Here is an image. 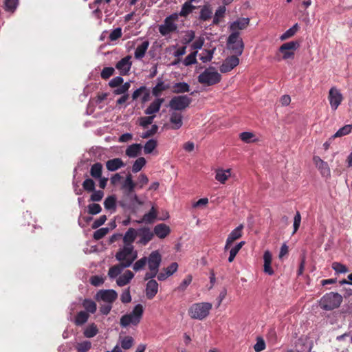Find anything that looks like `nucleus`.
<instances>
[{"instance_id": "f257e3e1", "label": "nucleus", "mask_w": 352, "mask_h": 352, "mask_svg": "<svg viewBox=\"0 0 352 352\" xmlns=\"http://www.w3.org/2000/svg\"><path fill=\"white\" fill-rule=\"evenodd\" d=\"M116 259L122 267H130L138 257V252L134 247L123 246L120 248L115 255Z\"/></svg>"}, {"instance_id": "f03ea898", "label": "nucleus", "mask_w": 352, "mask_h": 352, "mask_svg": "<svg viewBox=\"0 0 352 352\" xmlns=\"http://www.w3.org/2000/svg\"><path fill=\"white\" fill-rule=\"evenodd\" d=\"M143 312L144 309L142 305H135L131 313L124 314L120 318V326L122 327H126L131 324L137 326L141 321Z\"/></svg>"}, {"instance_id": "7ed1b4c3", "label": "nucleus", "mask_w": 352, "mask_h": 352, "mask_svg": "<svg viewBox=\"0 0 352 352\" xmlns=\"http://www.w3.org/2000/svg\"><path fill=\"white\" fill-rule=\"evenodd\" d=\"M342 302V296L338 293L329 292L324 295L320 300V307L327 311L338 308Z\"/></svg>"}, {"instance_id": "20e7f679", "label": "nucleus", "mask_w": 352, "mask_h": 352, "mask_svg": "<svg viewBox=\"0 0 352 352\" xmlns=\"http://www.w3.org/2000/svg\"><path fill=\"white\" fill-rule=\"evenodd\" d=\"M212 309V305L209 302L195 303L188 309V315L192 319L203 320L208 314Z\"/></svg>"}, {"instance_id": "39448f33", "label": "nucleus", "mask_w": 352, "mask_h": 352, "mask_svg": "<svg viewBox=\"0 0 352 352\" xmlns=\"http://www.w3.org/2000/svg\"><path fill=\"white\" fill-rule=\"evenodd\" d=\"M221 76L214 68L205 69L198 76V82L202 85L211 86L221 81Z\"/></svg>"}, {"instance_id": "423d86ee", "label": "nucleus", "mask_w": 352, "mask_h": 352, "mask_svg": "<svg viewBox=\"0 0 352 352\" xmlns=\"http://www.w3.org/2000/svg\"><path fill=\"white\" fill-rule=\"evenodd\" d=\"M192 99L186 95L174 96L169 102V107L175 111H182L189 107Z\"/></svg>"}, {"instance_id": "0eeeda50", "label": "nucleus", "mask_w": 352, "mask_h": 352, "mask_svg": "<svg viewBox=\"0 0 352 352\" xmlns=\"http://www.w3.org/2000/svg\"><path fill=\"white\" fill-rule=\"evenodd\" d=\"M299 43L296 41L283 43L279 47V52L283 54L282 58L284 60L293 59L295 51L299 47Z\"/></svg>"}, {"instance_id": "6e6552de", "label": "nucleus", "mask_w": 352, "mask_h": 352, "mask_svg": "<svg viewBox=\"0 0 352 352\" xmlns=\"http://www.w3.org/2000/svg\"><path fill=\"white\" fill-rule=\"evenodd\" d=\"M177 15L176 14H173L166 17L164 20V24L160 25L159 32L163 35L166 36L171 32H173L177 30V26L175 23V21L177 20Z\"/></svg>"}, {"instance_id": "1a4fd4ad", "label": "nucleus", "mask_w": 352, "mask_h": 352, "mask_svg": "<svg viewBox=\"0 0 352 352\" xmlns=\"http://www.w3.org/2000/svg\"><path fill=\"white\" fill-rule=\"evenodd\" d=\"M328 99L331 109L335 111L341 104L343 96L336 87H333L329 90Z\"/></svg>"}, {"instance_id": "9d476101", "label": "nucleus", "mask_w": 352, "mask_h": 352, "mask_svg": "<svg viewBox=\"0 0 352 352\" xmlns=\"http://www.w3.org/2000/svg\"><path fill=\"white\" fill-rule=\"evenodd\" d=\"M162 262V256L157 250L153 251L147 257V263L149 270L159 271Z\"/></svg>"}, {"instance_id": "9b49d317", "label": "nucleus", "mask_w": 352, "mask_h": 352, "mask_svg": "<svg viewBox=\"0 0 352 352\" xmlns=\"http://www.w3.org/2000/svg\"><path fill=\"white\" fill-rule=\"evenodd\" d=\"M137 184L133 181L132 175L128 174L124 182L122 183L121 190L125 197H128L130 195L135 192Z\"/></svg>"}, {"instance_id": "f8f14e48", "label": "nucleus", "mask_w": 352, "mask_h": 352, "mask_svg": "<svg viewBox=\"0 0 352 352\" xmlns=\"http://www.w3.org/2000/svg\"><path fill=\"white\" fill-rule=\"evenodd\" d=\"M118 298L117 292L113 289L100 290L96 294V298L112 304Z\"/></svg>"}, {"instance_id": "ddd939ff", "label": "nucleus", "mask_w": 352, "mask_h": 352, "mask_svg": "<svg viewBox=\"0 0 352 352\" xmlns=\"http://www.w3.org/2000/svg\"><path fill=\"white\" fill-rule=\"evenodd\" d=\"M239 64V59L237 56L233 55L226 58L220 67V71L222 73H227L233 69Z\"/></svg>"}, {"instance_id": "4468645a", "label": "nucleus", "mask_w": 352, "mask_h": 352, "mask_svg": "<svg viewBox=\"0 0 352 352\" xmlns=\"http://www.w3.org/2000/svg\"><path fill=\"white\" fill-rule=\"evenodd\" d=\"M313 162L322 177H330L331 170L327 162L323 161L319 156H314Z\"/></svg>"}, {"instance_id": "2eb2a0df", "label": "nucleus", "mask_w": 352, "mask_h": 352, "mask_svg": "<svg viewBox=\"0 0 352 352\" xmlns=\"http://www.w3.org/2000/svg\"><path fill=\"white\" fill-rule=\"evenodd\" d=\"M137 232L138 236L140 237L138 243L143 245H146L154 236L153 232L147 227H143L137 230Z\"/></svg>"}, {"instance_id": "dca6fc26", "label": "nucleus", "mask_w": 352, "mask_h": 352, "mask_svg": "<svg viewBox=\"0 0 352 352\" xmlns=\"http://www.w3.org/2000/svg\"><path fill=\"white\" fill-rule=\"evenodd\" d=\"M131 58L130 56H126L116 63V68L119 70L120 75L124 76L129 73L132 65Z\"/></svg>"}, {"instance_id": "f3484780", "label": "nucleus", "mask_w": 352, "mask_h": 352, "mask_svg": "<svg viewBox=\"0 0 352 352\" xmlns=\"http://www.w3.org/2000/svg\"><path fill=\"white\" fill-rule=\"evenodd\" d=\"M243 229V226L242 224L239 225L235 229H234L228 235V237L226 240V245L224 248L225 251L230 249V246L233 243V242L242 236V230Z\"/></svg>"}, {"instance_id": "a211bd4d", "label": "nucleus", "mask_w": 352, "mask_h": 352, "mask_svg": "<svg viewBox=\"0 0 352 352\" xmlns=\"http://www.w3.org/2000/svg\"><path fill=\"white\" fill-rule=\"evenodd\" d=\"M178 264L176 262L172 263L166 268H164L157 275V279L160 281L165 280L167 278L172 276L177 272Z\"/></svg>"}, {"instance_id": "6ab92c4d", "label": "nucleus", "mask_w": 352, "mask_h": 352, "mask_svg": "<svg viewBox=\"0 0 352 352\" xmlns=\"http://www.w3.org/2000/svg\"><path fill=\"white\" fill-rule=\"evenodd\" d=\"M159 285L157 282L151 279L148 280L146 285V296L148 299H153L158 292Z\"/></svg>"}, {"instance_id": "aec40b11", "label": "nucleus", "mask_w": 352, "mask_h": 352, "mask_svg": "<svg viewBox=\"0 0 352 352\" xmlns=\"http://www.w3.org/2000/svg\"><path fill=\"white\" fill-rule=\"evenodd\" d=\"M164 102V98H157L155 99L150 105L145 109L144 113L146 115H151L153 116L155 113H157L162 104Z\"/></svg>"}, {"instance_id": "412c9836", "label": "nucleus", "mask_w": 352, "mask_h": 352, "mask_svg": "<svg viewBox=\"0 0 352 352\" xmlns=\"http://www.w3.org/2000/svg\"><path fill=\"white\" fill-rule=\"evenodd\" d=\"M182 115L180 113L174 111L171 113L170 116V126L168 127L173 130H177L180 129L183 124Z\"/></svg>"}, {"instance_id": "4be33fe9", "label": "nucleus", "mask_w": 352, "mask_h": 352, "mask_svg": "<svg viewBox=\"0 0 352 352\" xmlns=\"http://www.w3.org/2000/svg\"><path fill=\"white\" fill-rule=\"evenodd\" d=\"M137 236L138 232L135 229L132 228H129L122 239L124 246L134 247L133 243L135 241Z\"/></svg>"}, {"instance_id": "5701e85b", "label": "nucleus", "mask_w": 352, "mask_h": 352, "mask_svg": "<svg viewBox=\"0 0 352 352\" xmlns=\"http://www.w3.org/2000/svg\"><path fill=\"white\" fill-rule=\"evenodd\" d=\"M169 87V84H165L162 78H158L156 85L152 89V94L157 98L164 91L167 90Z\"/></svg>"}, {"instance_id": "b1692460", "label": "nucleus", "mask_w": 352, "mask_h": 352, "mask_svg": "<svg viewBox=\"0 0 352 352\" xmlns=\"http://www.w3.org/2000/svg\"><path fill=\"white\" fill-rule=\"evenodd\" d=\"M170 232L169 226L164 223H160L155 226L153 233L160 239H164Z\"/></svg>"}, {"instance_id": "393cba45", "label": "nucleus", "mask_w": 352, "mask_h": 352, "mask_svg": "<svg viewBox=\"0 0 352 352\" xmlns=\"http://www.w3.org/2000/svg\"><path fill=\"white\" fill-rule=\"evenodd\" d=\"M125 164L120 158H113L106 162V168L109 171H116L124 167Z\"/></svg>"}, {"instance_id": "a878e982", "label": "nucleus", "mask_w": 352, "mask_h": 352, "mask_svg": "<svg viewBox=\"0 0 352 352\" xmlns=\"http://www.w3.org/2000/svg\"><path fill=\"white\" fill-rule=\"evenodd\" d=\"M250 23L249 18H241L234 21L230 26V30L232 32H237V30H242L245 29Z\"/></svg>"}, {"instance_id": "bb28decb", "label": "nucleus", "mask_w": 352, "mask_h": 352, "mask_svg": "<svg viewBox=\"0 0 352 352\" xmlns=\"http://www.w3.org/2000/svg\"><path fill=\"white\" fill-rule=\"evenodd\" d=\"M133 277L134 274L130 270H126L122 275L118 277L116 280L117 285L120 287H123L129 283Z\"/></svg>"}, {"instance_id": "cd10ccee", "label": "nucleus", "mask_w": 352, "mask_h": 352, "mask_svg": "<svg viewBox=\"0 0 352 352\" xmlns=\"http://www.w3.org/2000/svg\"><path fill=\"white\" fill-rule=\"evenodd\" d=\"M142 146L140 144H133L129 146L125 151L126 155L129 157H136L141 153Z\"/></svg>"}, {"instance_id": "c85d7f7f", "label": "nucleus", "mask_w": 352, "mask_h": 352, "mask_svg": "<svg viewBox=\"0 0 352 352\" xmlns=\"http://www.w3.org/2000/svg\"><path fill=\"white\" fill-rule=\"evenodd\" d=\"M149 46L148 41H144L138 45L135 51L134 57L136 59H142L144 56Z\"/></svg>"}, {"instance_id": "c756f323", "label": "nucleus", "mask_w": 352, "mask_h": 352, "mask_svg": "<svg viewBox=\"0 0 352 352\" xmlns=\"http://www.w3.org/2000/svg\"><path fill=\"white\" fill-rule=\"evenodd\" d=\"M263 260H264V272L269 274L272 275L274 274V270L271 267L272 263V254L269 251L265 252L263 254Z\"/></svg>"}, {"instance_id": "7c9ffc66", "label": "nucleus", "mask_w": 352, "mask_h": 352, "mask_svg": "<svg viewBox=\"0 0 352 352\" xmlns=\"http://www.w3.org/2000/svg\"><path fill=\"white\" fill-rule=\"evenodd\" d=\"M189 91L190 85L185 82H176L172 87V91L175 94H184Z\"/></svg>"}, {"instance_id": "2f4dec72", "label": "nucleus", "mask_w": 352, "mask_h": 352, "mask_svg": "<svg viewBox=\"0 0 352 352\" xmlns=\"http://www.w3.org/2000/svg\"><path fill=\"white\" fill-rule=\"evenodd\" d=\"M102 165L100 162L94 164L90 168V175L95 179H99L102 177Z\"/></svg>"}, {"instance_id": "473e14b6", "label": "nucleus", "mask_w": 352, "mask_h": 352, "mask_svg": "<svg viewBox=\"0 0 352 352\" xmlns=\"http://www.w3.org/2000/svg\"><path fill=\"white\" fill-rule=\"evenodd\" d=\"M157 217V212L155 209V208L153 206L150 211L148 213H146L142 218L140 221H139V223H151L154 221V220Z\"/></svg>"}, {"instance_id": "72a5a7b5", "label": "nucleus", "mask_w": 352, "mask_h": 352, "mask_svg": "<svg viewBox=\"0 0 352 352\" xmlns=\"http://www.w3.org/2000/svg\"><path fill=\"white\" fill-rule=\"evenodd\" d=\"M82 307L86 309L87 313L94 314L96 311V309H97L96 303L91 299L85 298L82 301Z\"/></svg>"}, {"instance_id": "f704fd0d", "label": "nucleus", "mask_w": 352, "mask_h": 352, "mask_svg": "<svg viewBox=\"0 0 352 352\" xmlns=\"http://www.w3.org/2000/svg\"><path fill=\"white\" fill-rule=\"evenodd\" d=\"M352 131V124H346L340 128L329 140L340 138L349 134Z\"/></svg>"}, {"instance_id": "c9c22d12", "label": "nucleus", "mask_w": 352, "mask_h": 352, "mask_svg": "<svg viewBox=\"0 0 352 352\" xmlns=\"http://www.w3.org/2000/svg\"><path fill=\"white\" fill-rule=\"evenodd\" d=\"M212 12L209 6H204L200 11L199 19L203 21H206L211 19Z\"/></svg>"}, {"instance_id": "e433bc0d", "label": "nucleus", "mask_w": 352, "mask_h": 352, "mask_svg": "<svg viewBox=\"0 0 352 352\" xmlns=\"http://www.w3.org/2000/svg\"><path fill=\"white\" fill-rule=\"evenodd\" d=\"M124 268L126 267H122V265L120 263L115 265L109 268L108 272V276L111 278H115L121 274Z\"/></svg>"}, {"instance_id": "4c0bfd02", "label": "nucleus", "mask_w": 352, "mask_h": 352, "mask_svg": "<svg viewBox=\"0 0 352 352\" xmlns=\"http://www.w3.org/2000/svg\"><path fill=\"white\" fill-rule=\"evenodd\" d=\"M195 6L192 5V3L190 1H188L183 4L181 11L179 12V15L181 16L186 17L190 13H191L193 11V10L195 9Z\"/></svg>"}, {"instance_id": "58836bf2", "label": "nucleus", "mask_w": 352, "mask_h": 352, "mask_svg": "<svg viewBox=\"0 0 352 352\" xmlns=\"http://www.w3.org/2000/svg\"><path fill=\"white\" fill-rule=\"evenodd\" d=\"M89 314L84 311H79L75 318V324L78 326L82 325L89 319Z\"/></svg>"}, {"instance_id": "ea45409f", "label": "nucleus", "mask_w": 352, "mask_h": 352, "mask_svg": "<svg viewBox=\"0 0 352 352\" xmlns=\"http://www.w3.org/2000/svg\"><path fill=\"white\" fill-rule=\"evenodd\" d=\"M230 169H228L226 170H218L216 173L215 179L220 183L225 184V182L228 179V177L230 175Z\"/></svg>"}, {"instance_id": "a19ab883", "label": "nucleus", "mask_w": 352, "mask_h": 352, "mask_svg": "<svg viewBox=\"0 0 352 352\" xmlns=\"http://www.w3.org/2000/svg\"><path fill=\"white\" fill-rule=\"evenodd\" d=\"M192 276L190 274L187 275L185 278L182 281V283L179 284L178 287H177L175 289V291L178 292H184L186 288L190 285V284L192 283Z\"/></svg>"}, {"instance_id": "79ce46f5", "label": "nucleus", "mask_w": 352, "mask_h": 352, "mask_svg": "<svg viewBox=\"0 0 352 352\" xmlns=\"http://www.w3.org/2000/svg\"><path fill=\"white\" fill-rule=\"evenodd\" d=\"M98 332V329L97 326L92 323L91 324H89L84 331V336L86 338H91L94 337Z\"/></svg>"}, {"instance_id": "37998d69", "label": "nucleus", "mask_w": 352, "mask_h": 352, "mask_svg": "<svg viewBox=\"0 0 352 352\" xmlns=\"http://www.w3.org/2000/svg\"><path fill=\"white\" fill-rule=\"evenodd\" d=\"M19 5V0H4V9L7 12H14Z\"/></svg>"}, {"instance_id": "c03bdc74", "label": "nucleus", "mask_w": 352, "mask_h": 352, "mask_svg": "<svg viewBox=\"0 0 352 352\" xmlns=\"http://www.w3.org/2000/svg\"><path fill=\"white\" fill-rule=\"evenodd\" d=\"M146 160L143 157L138 158L133 163L132 166V171L133 173H138L145 166Z\"/></svg>"}, {"instance_id": "a18cd8bd", "label": "nucleus", "mask_w": 352, "mask_h": 352, "mask_svg": "<svg viewBox=\"0 0 352 352\" xmlns=\"http://www.w3.org/2000/svg\"><path fill=\"white\" fill-rule=\"evenodd\" d=\"M228 47L233 51L236 54L235 56H241L243 51L244 45L243 41H239V42L236 43L235 44L229 45Z\"/></svg>"}, {"instance_id": "49530a36", "label": "nucleus", "mask_w": 352, "mask_h": 352, "mask_svg": "<svg viewBox=\"0 0 352 352\" xmlns=\"http://www.w3.org/2000/svg\"><path fill=\"white\" fill-rule=\"evenodd\" d=\"M133 344L134 339L129 336L124 337L120 342L121 347L124 350H128L131 349L133 346Z\"/></svg>"}, {"instance_id": "de8ad7c7", "label": "nucleus", "mask_w": 352, "mask_h": 352, "mask_svg": "<svg viewBox=\"0 0 352 352\" xmlns=\"http://www.w3.org/2000/svg\"><path fill=\"white\" fill-rule=\"evenodd\" d=\"M298 30V25L297 23H296L294 25H293L292 28L288 29L285 33H283L280 36V40L284 41V40H286V39L293 36L296 33Z\"/></svg>"}, {"instance_id": "09e8293b", "label": "nucleus", "mask_w": 352, "mask_h": 352, "mask_svg": "<svg viewBox=\"0 0 352 352\" xmlns=\"http://www.w3.org/2000/svg\"><path fill=\"white\" fill-rule=\"evenodd\" d=\"M226 10V9L224 6L219 7V8L215 12L214 16L213 18L212 23L214 25H217L219 23V19L224 16Z\"/></svg>"}, {"instance_id": "8fccbe9b", "label": "nucleus", "mask_w": 352, "mask_h": 352, "mask_svg": "<svg viewBox=\"0 0 352 352\" xmlns=\"http://www.w3.org/2000/svg\"><path fill=\"white\" fill-rule=\"evenodd\" d=\"M157 142L155 140L151 139L146 142L144 146V152L145 154L151 153L157 147Z\"/></svg>"}, {"instance_id": "3c124183", "label": "nucleus", "mask_w": 352, "mask_h": 352, "mask_svg": "<svg viewBox=\"0 0 352 352\" xmlns=\"http://www.w3.org/2000/svg\"><path fill=\"white\" fill-rule=\"evenodd\" d=\"M104 206L107 210H114L116 207V197L114 196L107 197L104 201Z\"/></svg>"}, {"instance_id": "603ef678", "label": "nucleus", "mask_w": 352, "mask_h": 352, "mask_svg": "<svg viewBox=\"0 0 352 352\" xmlns=\"http://www.w3.org/2000/svg\"><path fill=\"white\" fill-rule=\"evenodd\" d=\"M146 263H147V257L146 256H144V257L141 258L140 259L138 260L133 264V269L135 272L140 271V270H143L144 268V267L146 266Z\"/></svg>"}, {"instance_id": "864d4df0", "label": "nucleus", "mask_w": 352, "mask_h": 352, "mask_svg": "<svg viewBox=\"0 0 352 352\" xmlns=\"http://www.w3.org/2000/svg\"><path fill=\"white\" fill-rule=\"evenodd\" d=\"M95 182L92 179L87 178L82 182V188L87 192L94 191Z\"/></svg>"}, {"instance_id": "5fc2aeb1", "label": "nucleus", "mask_w": 352, "mask_h": 352, "mask_svg": "<svg viewBox=\"0 0 352 352\" xmlns=\"http://www.w3.org/2000/svg\"><path fill=\"white\" fill-rule=\"evenodd\" d=\"M115 69L112 67H105L102 69L100 73V76L104 80H107L113 75Z\"/></svg>"}, {"instance_id": "6e6d98bb", "label": "nucleus", "mask_w": 352, "mask_h": 352, "mask_svg": "<svg viewBox=\"0 0 352 352\" xmlns=\"http://www.w3.org/2000/svg\"><path fill=\"white\" fill-rule=\"evenodd\" d=\"M197 54V52L195 51V52H193L190 53V54H188L184 60V62H183L184 65L185 66H189V65L196 63H197V58H196Z\"/></svg>"}, {"instance_id": "4d7b16f0", "label": "nucleus", "mask_w": 352, "mask_h": 352, "mask_svg": "<svg viewBox=\"0 0 352 352\" xmlns=\"http://www.w3.org/2000/svg\"><path fill=\"white\" fill-rule=\"evenodd\" d=\"M332 269L336 272V273H346L349 272V270L347 267L340 263L338 262H333L332 263Z\"/></svg>"}, {"instance_id": "13d9d810", "label": "nucleus", "mask_w": 352, "mask_h": 352, "mask_svg": "<svg viewBox=\"0 0 352 352\" xmlns=\"http://www.w3.org/2000/svg\"><path fill=\"white\" fill-rule=\"evenodd\" d=\"M91 347V343L90 341L85 340L80 343H78L76 346L78 352H87Z\"/></svg>"}, {"instance_id": "bf43d9fd", "label": "nucleus", "mask_w": 352, "mask_h": 352, "mask_svg": "<svg viewBox=\"0 0 352 352\" xmlns=\"http://www.w3.org/2000/svg\"><path fill=\"white\" fill-rule=\"evenodd\" d=\"M92 194L90 196L89 201H100L104 197V192L101 190L91 191Z\"/></svg>"}, {"instance_id": "052dcab7", "label": "nucleus", "mask_w": 352, "mask_h": 352, "mask_svg": "<svg viewBox=\"0 0 352 352\" xmlns=\"http://www.w3.org/2000/svg\"><path fill=\"white\" fill-rule=\"evenodd\" d=\"M122 36V32L121 28H117L114 29L109 34V38L110 41H116Z\"/></svg>"}, {"instance_id": "680f3d73", "label": "nucleus", "mask_w": 352, "mask_h": 352, "mask_svg": "<svg viewBox=\"0 0 352 352\" xmlns=\"http://www.w3.org/2000/svg\"><path fill=\"white\" fill-rule=\"evenodd\" d=\"M87 208L89 214L92 215L99 214L102 210L100 204L96 203L89 204Z\"/></svg>"}, {"instance_id": "e2e57ef3", "label": "nucleus", "mask_w": 352, "mask_h": 352, "mask_svg": "<svg viewBox=\"0 0 352 352\" xmlns=\"http://www.w3.org/2000/svg\"><path fill=\"white\" fill-rule=\"evenodd\" d=\"M155 116H149L147 117H141L140 118V125L142 126L144 128L147 127L148 125L151 124L153 123V119L155 118Z\"/></svg>"}, {"instance_id": "0e129e2a", "label": "nucleus", "mask_w": 352, "mask_h": 352, "mask_svg": "<svg viewBox=\"0 0 352 352\" xmlns=\"http://www.w3.org/2000/svg\"><path fill=\"white\" fill-rule=\"evenodd\" d=\"M109 232V228H102L94 233V239L95 240H100L102 239L107 233Z\"/></svg>"}, {"instance_id": "69168bd1", "label": "nucleus", "mask_w": 352, "mask_h": 352, "mask_svg": "<svg viewBox=\"0 0 352 352\" xmlns=\"http://www.w3.org/2000/svg\"><path fill=\"white\" fill-rule=\"evenodd\" d=\"M239 41H242L241 38H239V32H233L228 38V45H230L232 44H235L236 43L239 42Z\"/></svg>"}, {"instance_id": "338daca9", "label": "nucleus", "mask_w": 352, "mask_h": 352, "mask_svg": "<svg viewBox=\"0 0 352 352\" xmlns=\"http://www.w3.org/2000/svg\"><path fill=\"white\" fill-rule=\"evenodd\" d=\"M124 82L121 76H116L109 82V86L111 88H116L121 85Z\"/></svg>"}, {"instance_id": "774afa93", "label": "nucleus", "mask_w": 352, "mask_h": 352, "mask_svg": "<svg viewBox=\"0 0 352 352\" xmlns=\"http://www.w3.org/2000/svg\"><path fill=\"white\" fill-rule=\"evenodd\" d=\"M265 349V343L263 339L258 338L256 340V343L254 346V349L256 352H261Z\"/></svg>"}]
</instances>
